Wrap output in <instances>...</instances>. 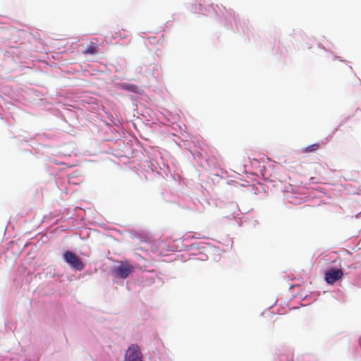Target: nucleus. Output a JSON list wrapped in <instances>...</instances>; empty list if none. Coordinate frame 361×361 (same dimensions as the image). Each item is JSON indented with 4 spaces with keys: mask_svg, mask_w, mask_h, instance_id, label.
<instances>
[{
    "mask_svg": "<svg viewBox=\"0 0 361 361\" xmlns=\"http://www.w3.org/2000/svg\"><path fill=\"white\" fill-rule=\"evenodd\" d=\"M125 361H142V355L137 345H131L126 350Z\"/></svg>",
    "mask_w": 361,
    "mask_h": 361,
    "instance_id": "3",
    "label": "nucleus"
},
{
    "mask_svg": "<svg viewBox=\"0 0 361 361\" xmlns=\"http://www.w3.org/2000/svg\"><path fill=\"white\" fill-rule=\"evenodd\" d=\"M319 148V144H312L310 146H307L302 149V152L304 153H310V152H314Z\"/></svg>",
    "mask_w": 361,
    "mask_h": 361,
    "instance_id": "6",
    "label": "nucleus"
},
{
    "mask_svg": "<svg viewBox=\"0 0 361 361\" xmlns=\"http://www.w3.org/2000/svg\"><path fill=\"white\" fill-rule=\"evenodd\" d=\"M64 260L73 269L76 270H82L84 268V264L82 260L71 251H66L63 253Z\"/></svg>",
    "mask_w": 361,
    "mask_h": 361,
    "instance_id": "2",
    "label": "nucleus"
},
{
    "mask_svg": "<svg viewBox=\"0 0 361 361\" xmlns=\"http://www.w3.org/2000/svg\"><path fill=\"white\" fill-rule=\"evenodd\" d=\"M97 49L98 46L95 43L91 42L87 49L83 51V54L91 55L95 54L97 53Z\"/></svg>",
    "mask_w": 361,
    "mask_h": 361,
    "instance_id": "5",
    "label": "nucleus"
},
{
    "mask_svg": "<svg viewBox=\"0 0 361 361\" xmlns=\"http://www.w3.org/2000/svg\"><path fill=\"white\" fill-rule=\"evenodd\" d=\"M133 267L128 261L121 262L119 265L114 269V274L118 278L125 279L133 272Z\"/></svg>",
    "mask_w": 361,
    "mask_h": 361,
    "instance_id": "1",
    "label": "nucleus"
},
{
    "mask_svg": "<svg viewBox=\"0 0 361 361\" xmlns=\"http://www.w3.org/2000/svg\"><path fill=\"white\" fill-rule=\"evenodd\" d=\"M343 272L340 269H331L324 274L325 281L328 284H334L343 277Z\"/></svg>",
    "mask_w": 361,
    "mask_h": 361,
    "instance_id": "4",
    "label": "nucleus"
}]
</instances>
